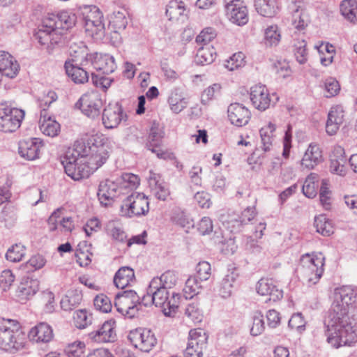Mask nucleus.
<instances>
[{
  "mask_svg": "<svg viewBox=\"0 0 357 357\" xmlns=\"http://www.w3.org/2000/svg\"><path fill=\"white\" fill-rule=\"evenodd\" d=\"M356 296L357 290L351 286L335 289L334 301L324 323L327 342L335 348L351 345L357 341V333L348 314L349 307L356 302Z\"/></svg>",
  "mask_w": 357,
  "mask_h": 357,
  "instance_id": "nucleus-1",
  "label": "nucleus"
},
{
  "mask_svg": "<svg viewBox=\"0 0 357 357\" xmlns=\"http://www.w3.org/2000/svg\"><path fill=\"white\" fill-rule=\"evenodd\" d=\"M76 20L74 13L66 10L52 14L43 20L34 36L41 45H58L61 43L62 35L75 24Z\"/></svg>",
  "mask_w": 357,
  "mask_h": 357,
  "instance_id": "nucleus-2",
  "label": "nucleus"
},
{
  "mask_svg": "<svg viewBox=\"0 0 357 357\" xmlns=\"http://www.w3.org/2000/svg\"><path fill=\"white\" fill-rule=\"evenodd\" d=\"M20 328L16 320L0 319V349L15 353L24 348L26 337Z\"/></svg>",
  "mask_w": 357,
  "mask_h": 357,
  "instance_id": "nucleus-3",
  "label": "nucleus"
},
{
  "mask_svg": "<svg viewBox=\"0 0 357 357\" xmlns=\"http://www.w3.org/2000/svg\"><path fill=\"white\" fill-rule=\"evenodd\" d=\"M149 294L153 295L155 305L161 307L165 316H172V313L174 312L178 306L181 298L179 294L170 292L169 289L155 285L153 281L149 283Z\"/></svg>",
  "mask_w": 357,
  "mask_h": 357,
  "instance_id": "nucleus-4",
  "label": "nucleus"
},
{
  "mask_svg": "<svg viewBox=\"0 0 357 357\" xmlns=\"http://www.w3.org/2000/svg\"><path fill=\"white\" fill-rule=\"evenodd\" d=\"M324 257L321 254L311 257L306 254L301 259L299 272L309 285L318 282L324 273Z\"/></svg>",
  "mask_w": 357,
  "mask_h": 357,
  "instance_id": "nucleus-5",
  "label": "nucleus"
},
{
  "mask_svg": "<svg viewBox=\"0 0 357 357\" xmlns=\"http://www.w3.org/2000/svg\"><path fill=\"white\" fill-rule=\"evenodd\" d=\"M75 152L71 156L67 154L61 162L67 175L75 181H79L88 178L93 172L88 165L86 158L78 151Z\"/></svg>",
  "mask_w": 357,
  "mask_h": 357,
  "instance_id": "nucleus-6",
  "label": "nucleus"
},
{
  "mask_svg": "<svg viewBox=\"0 0 357 357\" xmlns=\"http://www.w3.org/2000/svg\"><path fill=\"white\" fill-rule=\"evenodd\" d=\"M149 211L148 197L143 193L132 192L121 206V215L126 218L146 215Z\"/></svg>",
  "mask_w": 357,
  "mask_h": 357,
  "instance_id": "nucleus-7",
  "label": "nucleus"
},
{
  "mask_svg": "<svg viewBox=\"0 0 357 357\" xmlns=\"http://www.w3.org/2000/svg\"><path fill=\"white\" fill-rule=\"evenodd\" d=\"M140 297L133 290H125L115 296L114 306L123 316L132 319L138 314Z\"/></svg>",
  "mask_w": 357,
  "mask_h": 357,
  "instance_id": "nucleus-8",
  "label": "nucleus"
},
{
  "mask_svg": "<svg viewBox=\"0 0 357 357\" xmlns=\"http://www.w3.org/2000/svg\"><path fill=\"white\" fill-rule=\"evenodd\" d=\"M24 111L6 105H0V131L13 132L21 126L24 118Z\"/></svg>",
  "mask_w": 357,
  "mask_h": 357,
  "instance_id": "nucleus-9",
  "label": "nucleus"
},
{
  "mask_svg": "<svg viewBox=\"0 0 357 357\" xmlns=\"http://www.w3.org/2000/svg\"><path fill=\"white\" fill-rule=\"evenodd\" d=\"M128 339L135 348L144 352H149L157 344L155 334L151 330L144 328L131 331Z\"/></svg>",
  "mask_w": 357,
  "mask_h": 357,
  "instance_id": "nucleus-10",
  "label": "nucleus"
},
{
  "mask_svg": "<svg viewBox=\"0 0 357 357\" xmlns=\"http://www.w3.org/2000/svg\"><path fill=\"white\" fill-rule=\"evenodd\" d=\"M208 335L201 329H193L189 332L188 342L184 351V357H202L203 350L206 347Z\"/></svg>",
  "mask_w": 357,
  "mask_h": 357,
  "instance_id": "nucleus-11",
  "label": "nucleus"
},
{
  "mask_svg": "<svg viewBox=\"0 0 357 357\" xmlns=\"http://www.w3.org/2000/svg\"><path fill=\"white\" fill-rule=\"evenodd\" d=\"M77 108L87 117L95 119L99 117L102 107V101L96 92L86 93L82 96L76 102Z\"/></svg>",
  "mask_w": 357,
  "mask_h": 357,
  "instance_id": "nucleus-12",
  "label": "nucleus"
},
{
  "mask_svg": "<svg viewBox=\"0 0 357 357\" xmlns=\"http://www.w3.org/2000/svg\"><path fill=\"white\" fill-rule=\"evenodd\" d=\"M82 154L86 158V162L93 172L105 163L109 156L107 147L103 144H92L89 147H84Z\"/></svg>",
  "mask_w": 357,
  "mask_h": 357,
  "instance_id": "nucleus-13",
  "label": "nucleus"
},
{
  "mask_svg": "<svg viewBox=\"0 0 357 357\" xmlns=\"http://www.w3.org/2000/svg\"><path fill=\"white\" fill-rule=\"evenodd\" d=\"M226 15L229 20L238 26L248 22L247 7L241 0H225Z\"/></svg>",
  "mask_w": 357,
  "mask_h": 357,
  "instance_id": "nucleus-14",
  "label": "nucleus"
},
{
  "mask_svg": "<svg viewBox=\"0 0 357 357\" xmlns=\"http://www.w3.org/2000/svg\"><path fill=\"white\" fill-rule=\"evenodd\" d=\"M57 99V96L54 91H49L46 99L42 100L40 107L44 105L43 111L40 113V117H43L44 120L40 123V130L41 132L47 136L54 137L58 135L60 130V125L56 121L52 120L50 117L45 119V107H47Z\"/></svg>",
  "mask_w": 357,
  "mask_h": 357,
  "instance_id": "nucleus-15",
  "label": "nucleus"
},
{
  "mask_svg": "<svg viewBox=\"0 0 357 357\" xmlns=\"http://www.w3.org/2000/svg\"><path fill=\"white\" fill-rule=\"evenodd\" d=\"M123 118H126V114H123L122 106L118 102L109 103L102 111V124L107 129L116 128Z\"/></svg>",
  "mask_w": 357,
  "mask_h": 357,
  "instance_id": "nucleus-16",
  "label": "nucleus"
},
{
  "mask_svg": "<svg viewBox=\"0 0 357 357\" xmlns=\"http://www.w3.org/2000/svg\"><path fill=\"white\" fill-rule=\"evenodd\" d=\"M119 195L121 193H119V185L116 178L115 180L108 178L100 183L97 195L102 205L105 206L109 205L111 202Z\"/></svg>",
  "mask_w": 357,
  "mask_h": 357,
  "instance_id": "nucleus-17",
  "label": "nucleus"
},
{
  "mask_svg": "<svg viewBox=\"0 0 357 357\" xmlns=\"http://www.w3.org/2000/svg\"><path fill=\"white\" fill-rule=\"evenodd\" d=\"M88 61L75 62L66 61L64 64L66 73L75 84H84L89 81V73L84 68Z\"/></svg>",
  "mask_w": 357,
  "mask_h": 357,
  "instance_id": "nucleus-18",
  "label": "nucleus"
},
{
  "mask_svg": "<svg viewBox=\"0 0 357 357\" xmlns=\"http://www.w3.org/2000/svg\"><path fill=\"white\" fill-rule=\"evenodd\" d=\"M250 96L253 106L258 110L264 111L271 105L270 93L265 85L256 84L252 86Z\"/></svg>",
  "mask_w": 357,
  "mask_h": 357,
  "instance_id": "nucleus-19",
  "label": "nucleus"
},
{
  "mask_svg": "<svg viewBox=\"0 0 357 357\" xmlns=\"http://www.w3.org/2000/svg\"><path fill=\"white\" fill-rule=\"evenodd\" d=\"M227 114L231 123L238 127L247 125L251 117L249 109L238 102L229 105Z\"/></svg>",
  "mask_w": 357,
  "mask_h": 357,
  "instance_id": "nucleus-20",
  "label": "nucleus"
},
{
  "mask_svg": "<svg viewBox=\"0 0 357 357\" xmlns=\"http://www.w3.org/2000/svg\"><path fill=\"white\" fill-rule=\"evenodd\" d=\"M148 183L152 193L158 199L167 200L170 195V191L168 185L161 178L159 174L150 171Z\"/></svg>",
  "mask_w": 357,
  "mask_h": 357,
  "instance_id": "nucleus-21",
  "label": "nucleus"
},
{
  "mask_svg": "<svg viewBox=\"0 0 357 357\" xmlns=\"http://www.w3.org/2000/svg\"><path fill=\"white\" fill-rule=\"evenodd\" d=\"M115 321L112 319L106 321L98 330L89 334L90 338L98 343L113 342L116 335L114 331Z\"/></svg>",
  "mask_w": 357,
  "mask_h": 357,
  "instance_id": "nucleus-22",
  "label": "nucleus"
},
{
  "mask_svg": "<svg viewBox=\"0 0 357 357\" xmlns=\"http://www.w3.org/2000/svg\"><path fill=\"white\" fill-rule=\"evenodd\" d=\"M42 146V142L38 138L23 140L20 142L18 153L27 160H33L39 157L40 149Z\"/></svg>",
  "mask_w": 357,
  "mask_h": 357,
  "instance_id": "nucleus-23",
  "label": "nucleus"
},
{
  "mask_svg": "<svg viewBox=\"0 0 357 357\" xmlns=\"http://www.w3.org/2000/svg\"><path fill=\"white\" fill-rule=\"evenodd\" d=\"M324 160L322 150L316 143H310L301 160V166L308 170L314 169Z\"/></svg>",
  "mask_w": 357,
  "mask_h": 357,
  "instance_id": "nucleus-24",
  "label": "nucleus"
},
{
  "mask_svg": "<svg viewBox=\"0 0 357 357\" xmlns=\"http://www.w3.org/2000/svg\"><path fill=\"white\" fill-rule=\"evenodd\" d=\"M257 292L264 296H267L265 302L267 301H276L280 300L283 296V292L279 289L276 285L273 284L271 280L261 279L257 284Z\"/></svg>",
  "mask_w": 357,
  "mask_h": 357,
  "instance_id": "nucleus-25",
  "label": "nucleus"
},
{
  "mask_svg": "<svg viewBox=\"0 0 357 357\" xmlns=\"http://www.w3.org/2000/svg\"><path fill=\"white\" fill-rule=\"evenodd\" d=\"M20 70V66L13 56L7 52L0 51V77H15Z\"/></svg>",
  "mask_w": 357,
  "mask_h": 357,
  "instance_id": "nucleus-26",
  "label": "nucleus"
},
{
  "mask_svg": "<svg viewBox=\"0 0 357 357\" xmlns=\"http://www.w3.org/2000/svg\"><path fill=\"white\" fill-rule=\"evenodd\" d=\"M344 111L340 106L332 107L328 114L326 131L330 135H335L343 123Z\"/></svg>",
  "mask_w": 357,
  "mask_h": 357,
  "instance_id": "nucleus-27",
  "label": "nucleus"
},
{
  "mask_svg": "<svg viewBox=\"0 0 357 357\" xmlns=\"http://www.w3.org/2000/svg\"><path fill=\"white\" fill-rule=\"evenodd\" d=\"M126 15V10H122L121 11H114L110 16L109 28L112 29L114 35L112 38L115 39L114 42L120 41L121 37L119 31L125 29L128 24Z\"/></svg>",
  "mask_w": 357,
  "mask_h": 357,
  "instance_id": "nucleus-28",
  "label": "nucleus"
},
{
  "mask_svg": "<svg viewBox=\"0 0 357 357\" xmlns=\"http://www.w3.org/2000/svg\"><path fill=\"white\" fill-rule=\"evenodd\" d=\"M39 289V281L29 278H23L18 287L17 296L22 301L31 298Z\"/></svg>",
  "mask_w": 357,
  "mask_h": 357,
  "instance_id": "nucleus-29",
  "label": "nucleus"
},
{
  "mask_svg": "<svg viewBox=\"0 0 357 357\" xmlns=\"http://www.w3.org/2000/svg\"><path fill=\"white\" fill-rule=\"evenodd\" d=\"M29 336L37 342H48L53 337V331L50 325L42 322L31 329Z\"/></svg>",
  "mask_w": 357,
  "mask_h": 357,
  "instance_id": "nucleus-30",
  "label": "nucleus"
},
{
  "mask_svg": "<svg viewBox=\"0 0 357 357\" xmlns=\"http://www.w3.org/2000/svg\"><path fill=\"white\" fill-rule=\"evenodd\" d=\"M238 274L235 268L228 269L227 273L219 284L218 292L222 298H228L231 295L234 283Z\"/></svg>",
  "mask_w": 357,
  "mask_h": 357,
  "instance_id": "nucleus-31",
  "label": "nucleus"
},
{
  "mask_svg": "<svg viewBox=\"0 0 357 357\" xmlns=\"http://www.w3.org/2000/svg\"><path fill=\"white\" fill-rule=\"evenodd\" d=\"M165 13L169 20L184 21L187 17L185 5L182 1H170L167 6Z\"/></svg>",
  "mask_w": 357,
  "mask_h": 357,
  "instance_id": "nucleus-32",
  "label": "nucleus"
},
{
  "mask_svg": "<svg viewBox=\"0 0 357 357\" xmlns=\"http://www.w3.org/2000/svg\"><path fill=\"white\" fill-rule=\"evenodd\" d=\"M135 280L134 270L128 266L121 267L114 277L115 286L122 289L130 285Z\"/></svg>",
  "mask_w": 357,
  "mask_h": 357,
  "instance_id": "nucleus-33",
  "label": "nucleus"
},
{
  "mask_svg": "<svg viewBox=\"0 0 357 357\" xmlns=\"http://www.w3.org/2000/svg\"><path fill=\"white\" fill-rule=\"evenodd\" d=\"M119 185V193L126 194L137 188L139 185V177L132 173H123L116 178Z\"/></svg>",
  "mask_w": 357,
  "mask_h": 357,
  "instance_id": "nucleus-34",
  "label": "nucleus"
},
{
  "mask_svg": "<svg viewBox=\"0 0 357 357\" xmlns=\"http://www.w3.org/2000/svg\"><path fill=\"white\" fill-rule=\"evenodd\" d=\"M164 137L163 130L159 128L158 123L153 122L148 137L146 148L151 152H156L157 148H159L162 144V139Z\"/></svg>",
  "mask_w": 357,
  "mask_h": 357,
  "instance_id": "nucleus-35",
  "label": "nucleus"
},
{
  "mask_svg": "<svg viewBox=\"0 0 357 357\" xmlns=\"http://www.w3.org/2000/svg\"><path fill=\"white\" fill-rule=\"evenodd\" d=\"M70 61L79 62L88 61L89 50L82 41L71 42L70 43Z\"/></svg>",
  "mask_w": 357,
  "mask_h": 357,
  "instance_id": "nucleus-36",
  "label": "nucleus"
},
{
  "mask_svg": "<svg viewBox=\"0 0 357 357\" xmlns=\"http://www.w3.org/2000/svg\"><path fill=\"white\" fill-rule=\"evenodd\" d=\"M255 7L259 15L267 17L274 16L278 10L276 0H255Z\"/></svg>",
  "mask_w": 357,
  "mask_h": 357,
  "instance_id": "nucleus-37",
  "label": "nucleus"
},
{
  "mask_svg": "<svg viewBox=\"0 0 357 357\" xmlns=\"http://www.w3.org/2000/svg\"><path fill=\"white\" fill-rule=\"evenodd\" d=\"M216 52L212 45H203L199 47L196 54V62L200 65L213 63L215 59Z\"/></svg>",
  "mask_w": 357,
  "mask_h": 357,
  "instance_id": "nucleus-38",
  "label": "nucleus"
},
{
  "mask_svg": "<svg viewBox=\"0 0 357 357\" xmlns=\"http://www.w3.org/2000/svg\"><path fill=\"white\" fill-rule=\"evenodd\" d=\"M275 129V125L270 122L267 126L261 128L259 130L262 149L265 152L271 150Z\"/></svg>",
  "mask_w": 357,
  "mask_h": 357,
  "instance_id": "nucleus-39",
  "label": "nucleus"
},
{
  "mask_svg": "<svg viewBox=\"0 0 357 357\" xmlns=\"http://www.w3.org/2000/svg\"><path fill=\"white\" fill-rule=\"evenodd\" d=\"M83 26L85 29L86 32L89 33L92 36H96L101 38L105 35V27L102 20H96L90 21V19L86 20L85 22H82Z\"/></svg>",
  "mask_w": 357,
  "mask_h": 357,
  "instance_id": "nucleus-40",
  "label": "nucleus"
},
{
  "mask_svg": "<svg viewBox=\"0 0 357 357\" xmlns=\"http://www.w3.org/2000/svg\"><path fill=\"white\" fill-rule=\"evenodd\" d=\"M340 11L349 21L355 23L357 21V1L344 0L340 4Z\"/></svg>",
  "mask_w": 357,
  "mask_h": 357,
  "instance_id": "nucleus-41",
  "label": "nucleus"
},
{
  "mask_svg": "<svg viewBox=\"0 0 357 357\" xmlns=\"http://www.w3.org/2000/svg\"><path fill=\"white\" fill-rule=\"evenodd\" d=\"M178 276L173 271H167L160 277L153 278L151 281L155 285H160L167 289H171L176 284Z\"/></svg>",
  "mask_w": 357,
  "mask_h": 357,
  "instance_id": "nucleus-42",
  "label": "nucleus"
},
{
  "mask_svg": "<svg viewBox=\"0 0 357 357\" xmlns=\"http://www.w3.org/2000/svg\"><path fill=\"white\" fill-rule=\"evenodd\" d=\"M292 10L291 23L298 30L303 29L307 25V16L301 6L293 3L290 7Z\"/></svg>",
  "mask_w": 357,
  "mask_h": 357,
  "instance_id": "nucleus-43",
  "label": "nucleus"
},
{
  "mask_svg": "<svg viewBox=\"0 0 357 357\" xmlns=\"http://www.w3.org/2000/svg\"><path fill=\"white\" fill-rule=\"evenodd\" d=\"M314 225L317 231L323 236H328L333 233L332 222L326 215L315 217Z\"/></svg>",
  "mask_w": 357,
  "mask_h": 357,
  "instance_id": "nucleus-44",
  "label": "nucleus"
},
{
  "mask_svg": "<svg viewBox=\"0 0 357 357\" xmlns=\"http://www.w3.org/2000/svg\"><path fill=\"white\" fill-rule=\"evenodd\" d=\"M280 38V33L277 25H271L265 29L264 41L266 46H276Z\"/></svg>",
  "mask_w": 357,
  "mask_h": 357,
  "instance_id": "nucleus-45",
  "label": "nucleus"
},
{
  "mask_svg": "<svg viewBox=\"0 0 357 357\" xmlns=\"http://www.w3.org/2000/svg\"><path fill=\"white\" fill-rule=\"evenodd\" d=\"M82 300V295L77 292H72L63 297L61 302V307L66 311H70L77 307Z\"/></svg>",
  "mask_w": 357,
  "mask_h": 357,
  "instance_id": "nucleus-46",
  "label": "nucleus"
},
{
  "mask_svg": "<svg viewBox=\"0 0 357 357\" xmlns=\"http://www.w3.org/2000/svg\"><path fill=\"white\" fill-rule=\"evenodd\" d=\"M25 255V247L21 243H16L8 248L6 258L12 262H18Z\"/></svg>",
  "mask_w": 357,
  "mask_h": 357,
  "instance_id": "nucleus-47",
  "label": "nucleus"
},
{
  "mask_svg": "<svg viewBox=\"0 0 357 357\" xmlns=\"http://www.w3.org/2000/svg\"><path fill=\"white\" fill-rule=\"evenodd\" d=\"M201 282L197 276L190 277L185 282L183 289L185 294H189L190 298L198 294L202 289Z\"/></svg>",
  "mask_w": 357,
  "mask_h": 357,
  "instance_id": "nucleus-48",
  "label": "nucleus"
},
{
  "mask_svg": "<svg viewBox=\"0 0 357 357\" xmlns=\"http://www.w3.org/2000/svg\"><path fill=\"white\" fill-rule=\"evenodd\" d=\"M294 53L296 61L300 64H304L307 61L306 42L304 40H298L294 45Z\"/></svg>",
  "mask_w": 357,
  "mask_h": 357,
  "instance_id": "nucleus-49",
  "label": "nucleus"
},
{
  "mask_svg": "<svg viewBox=\"0 0 357 357\" xmlns=\"http://www.w3.org/2000/svg\"><path fill=\"white\" fill-rule=\"evenodd\" d=\"M252 319L253 323L250 329V334L253 336H257L261 334L265 329L264 316L261 312L256 311L254 312Z\"/></svg>",
  "mask_w": 357,
  "mask_h": 357,
  "instance_id": "nucleus-50",
  "label": "nucleus"
},
{
  "mask_svg": "<svg viewBox=\"0 0 357 357\" xmlns=\"http://www.w3.org/2000/svg\"><path fill=\"white\" fill-rule=\"evenodd\" d=\"M82 22L90 19V21L96 20H102L103 18L102 13L100 9L96 6H86L82 11Z\"/></svg>",
  "mask_w": 357,
  "mask_h": 357,
  "instance_id": "nucleus-51",
  "label": "nucleus"
},
{
  "mask_svg": "<svg viewBox=\"0 0 357 357\" xmlns=\"http://www.w3.org/2000/svg\"><path fill=\"white\" fill-rule=\"evenodd\" d=\"M273 68L278 77L283 79L291 75V70L288 62L285 60H278L274 62Z\"/></svg>",
  "mask_w": 357,
  "mask_h": 357,
  "instance_id": "nucleus-52",
  "label": "nucleus"
},
{
  "mask_svg": "<svg viewBox=\"0 0 357 357\" xmlns=\"http://www.w3.org/2000/svg\"><path fill=\"white\" fill-rule=\"evenodd\" d=\"M93 304L96 309L102 312H108L112 309L110 299L103 294H99L95 297Z\"/></svg>",
  "mask_w": 357,
  "mask_h": 357,
  "instance_id": "nucleus-53",
  "label": "nucleus"
},
{
  "mask_svg": "<svg viewBox=\"0 0 357 357\" xmlns=\"http://www.w3.org/2000/svg\"><path fill=\"white\" fill-rule=\"evenodd\" d=\"M102 74V73H99L97 74L92 73L91 79L93 84L96 87H99L105 91L110 86L113 79L109 77L103 75Z\"/></svg>",
  "mask_w": 357,
  "mask_h": 357,
  "instance_id": "nucleus-54",
  "label": "nucleus"
},
{
  "mask_svg": "<svg viewBox=\"0 0 357 357\" xmlns=\"http://www.w3.org/2000/svg\"><path fill=\"white\" fill-rule=\"evenodd\" d=\"M330 171L331 173L339 175L344 176L346 174L345 165L347 164V159L337 160L335 158H331L330 160Z\"/></svg>",
  "mask_w": 357,
  "mask_h": 357,
  "instance_id": "nucleus-55",
  "label": "nucleus"
},
{
  "mask_svg": "<svg viewBox=\"0 0 357 357\" xmlns=\"http://www.w3.org/2000/svg\"><path fill=\"white\" fill-rule=\"evenodd\" d=\"M85 344L82 342L70 344L65 349L68 357H82L84 353Z\"/></svg>",
  "mask_w": 357,
  "mask_h": 357,
  "instance_id": "nucleus-56",
  "label": "nucleus"
},
{
  "mask_svg": "<svg viewBox=\"0 0 357 357\" xmlns=\"http://www.w3.org/2000/svg\"><path fill=\"white\" fill-rule=\"evenodd\" d=\"M215 36L214 29L211 27H207L203 29L197 36L196 42L198 44H203V45H209L208 43L215 38Z\"/></svg>",
  "mask_w": 357,
  "mask_h": 357,
  "instance_id": "nucleus-57",
  "label": "nucleus"
},
{
  "mask_svg": "<svg viewBox=\"0 0 357 357\" xmlns=\"http://www.w3.org/2000/svg\"><path fill=\"white\" fill-rule=\"evenodd\" d=\"M331 191L328 190L327 183L323 180L319 191V199L320 202L326 210L331 208Z\"/></svg>",
  "mask_w": 357,
  "mask_h": 357,
  "instance_id": "nucleus-58",
  "label": "nucleus"
},
{
  "mask_svg": "<svg viewBox=\"0 0 357 357\" xmlns=\"http://www.w3.org/2000/svg\"><path fill=\"white\" fill-rule=\"evenodd\" d=\"M243 54L241 52L234 54L228 60L225 61V67L229 70H234L243 64Z\"/></svg>",
  "mask_w": 357,
  "mask_h": 357,
  "instance_id": "nucleus-59",
  "label": "nucleus"
},
{
  "mask_svg": "<svg viewBox=\"0 0 357 357\" xmlns=\"http://www.w3.org/2000/svg\"><path fill=\"white\" fill-rule=\"evenodd\" d=\"M73 319L75 326L80 329L84 328L91 323L87 312L84 310L76 311L74 314Z\"/></svg>",
  "mask_w": 357,
  "mask_h": 357,
  "instance_id": "nucleus-60",
  "label": "nucleus"
},
{
  "mask_svg": "<svg viewBox=\"0 0 357 357\" xmlns=\"http://www.w3.org/2000/svg\"><path fill=\"white\" fill-rule=\"evenodd\" d=\"M197 277L200 281L207 280L211 275V264L207 261L199 262L196 268Z\"/></svg>",
  "mask_w": 357,
  "mask_h": 357,
  "instance_id": "nucleus-61",
  "label": "nucleus"
},
{
  "mask_svg": "<svg viewBox=\"0 0 357 357\" xmlns=\"http://www.w3.org/2000/svg\"><path fill=\"white\" fill-rule=\"evenodd\" d=\"M305 321L301 313L294 314L288 322V326L291 329L303 331L305 329Z\"/></svg>",
  "mask_w": 357,
  "mask_h": 357,
  "instance_id": "nucleus-62",
  "label": "nucleus"
},
{
  "mask_svg": "<svg viewBox=\"0 0 357 357\" xmlns=\"http://www.w3.org/2000/svg\"><path fill=\"white\" fill-rule=\"evenodd\" d=\"M185 314L194 322H200L202 319V314L194 303L188 305L185 310Z\"/></svg>",
  "mask_w": 357,
  "mask_h": 357,
  "instance_id": "nucleus-63",
  "label": "nucleus"
},
{
  "mask_svg": "<svg viewBox=\"0 0 357 357\" xmlns=\"http://www.w3.org/2000/svg\"><path fill=\"white\" fill-rule=\"evenodd\" d=\"M15 277L10 270L3 271L0 275V287L6 291L14 282Z\"/></svg>",
  "mask_w": 357,
  "mask_h": 357,
  "instance_id": "nucleus-64",
  "label": "nucleus"
}]
</instances>
